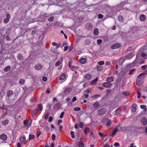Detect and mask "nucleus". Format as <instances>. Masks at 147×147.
Masks as SVG:
<instances>
[{"instance_id": "obj_1", "label": "nucleus", "mask_w": 147, "mask_h": 147, "mask_svg": "<svg viewBox=\"0 0 147 147\" xmlns=\"http://www.w3.org/2000/svg\"><path fill=\"white\" fill-rule=\"evenodd\" d=\"M147 74V70H146L145 72L142 73L140 74L138 76V79H140L143 80L145 78L144 76Z\"/></svg>"}, {"instance_id": "obj_2", "label": "nucleus", "mask_w": 147, "mask_h": 147, "mask_svg": "<svg viewBox=\"0 0 147 147\" xmlns=\"http://www.w3.org/2000/svg\"><path fill=\"white\" fill-rule=\"evenodd\" d=\"M8 98H11L13 95V92L11 90H9L6 94Z\"/></svg>"}, {"instance_id": "obj_3", "label": "nucleus", "mask_w": 147, "mask_h": 147, "mask_svg": "<svg viewBox=\"0 0 147 147\" xmlns=\"http://www.w3.org/2000/svg\"><path fill=\"white\" fill-rule=\"evenodd\" d=\"M106 111L105 109H102L99 110L98 111V115H100L104 114Z\"/></svg>"}, {"instance_id": "obj_4", "label": "nucleus", "mask_w": 147, "mask_h": 147, "mask_svg": "<svg viewBox=\"0 0 147 147\" xmlns=\"http://www.w3.org/2000/svg\"><path fill=\"white\" fill-rule=\"evenodd\" d=\"M32 120L31 119H30L28 121L26 122V121H24V124L25 125V126H29L31 124L32 122Z\"/></svg>"}, {"instance_id": "obj_5", "label": "nucleus", "mask_w": 147, "mask_h": 147, "mask_svg": "<svg viewBox=\"0 0 147 147\" xmlns=\"http://www.w3.org/2000/svg\"><path fill=\"white\" fill-rule=\"evenodd\" d=\"M121 46V45L117 43L111 46V49H115L118 48Z\"/></svg>"}, {"instance_id": "obj_6", "label": "nucleus", "mask_w": 147, "mask_h": 147, "mask_svg": "<svg viewBox=\"0 0 147 147\" xmlns=\"http://www.w3.org/2000/svg\"><path fill=\"white\" fill-rule=\"evenodd\" d=\"M102 85L106 88H109L111 86L112 84L107 82L102 83Z\"/></svg>"}, {"instance_id": "obj_7", "label": "nucleus", "mask_w": 147, "mask_h": 147, "mask_svg": "<svg viewBox=\"0 0 147 147\" xmlns=\"http://www.w3.org/2000/svg\"><path fill=\"white\" fill-rule=\"evenodd\" d=\"M71 88H68L65 89L63 92V95H66L69 93V92L71 91Z\"/></svg>"}, {"instance_id": "obj_8", "label": "nucleus", "mask_w": 147, "mask_h": 147, "mask_svg": "<svg viewBox=\"0 0 147 147\" xmlns=\"http://www.w3.org/2000/svg\"><path fill=\"white\" fill-rule=\"evenodd\" d=\"M61 107V105L59 103H57L55 105L53 106V108L54 109H59Z\"/></svg>"}, {"instance_id": "obj_9", "label": "nucleus", "mask_w": 147, "mask_h": 147, "mask_svg": "<svg viewBox=\"0 0 147 147\" xmlns=\"http://www.w3.org/2000/svg\"><path fill=\"white\" fill-rule=\"evenodd\" d=\"M121 124L119 123L117 125L115 128H117V129L121 131H122L123 130V129H124V127H121L120 126L121 125Z\"/></svg>"}, {"instance_id": "obj_10", "label": "nucleus", "mask_w": 147, "mask_h": 147, "mask_svg": "<svg viewBox=\"0 0 147 147\" xmlns=\"http://www.w3.org/2000/svg\"><path fill=\"white\" fill-rule=\"evenodd\" d=\"M143 82L142 80L138 79L136 82V84L137 86H140L142 84Z\"/></svg>"}, {"instance_id": "obj_11", "label": "nucleus", "mask_w": 147, "mask_h": 147, "mask_svg": "<svg viewBox=\"0 0 147 147\" xmlns=\"http://www.w3.org/2000/svg\"><path fill=\"white\" fill-rule=\"evenodd\" d=\"M93 26L92 24L90 23L87 24L86 25V28L89 30H91Z\"/></svg>"}, {"instance_id": "obj_12", "label": "nucleus", "mask_w": 147, "mask_h": 147, "mask_svg": "<svg viewBox=\"0 0 147 147\" xmlns=\"http://www.w3.org/2000/svg\"><path fill=\"white\" fill-rule=\"evenodd\" d=\"M63 57H60L59 59V60L57 61L55 63V66L57 67L59 65L60 63L61 64L63 61Z\"/></svg>"}, {"instance_id": "obj_13", "label": "nucleus", "mask_w": 147, "mask_h": 147, "mask_svg": "<svg viewBox=\"0 0 147 147\" xmlns=\"http://www.w3.org/2000/svg\"><path fill=\"white\" fill-rule=\"evenodd\" d=\"M117 131V128H114L112 132H111L109 134V136L113 137L116 132Z\"/></svg>"}, {"instance_id": "obj_14", "label": "nucleus", "mask_w": 147, "mask_h": 147, "mask_svg": "<svg viewBox=\"0 0 147 147\" xmlns=\"http://www.w3.org/2000/svg\"><path fill=\"white\" fill-rule=\"evenodd\" d=\"M113 80L114 78L113 77H109L107 78L106 81L107 82L110 83L113 82Z\"/></svg>"}, {"instance_id": "obj_15", "label": "nucleus", "mask_w": 147, "mask_h": 147, "mask_svg": "<svg viewBox=\"0 0 147 147\" xmlns=\"http://www.w3.org/2000/svg\"><path fill=\"white\" fill-rule=\"evenodd\" d=\"M86 59L85 58H82L80 59V62L82 64H85L86 63Z\"/></svg>"}, {"instance_id": "obj_16", "label": "nucleus", "mask_w": 147, "mask_h": 147, "mask_svg": "<svg viewBox=\"0 0 147 147\" xmlns=\"http://www.w3.org/2000/svg\"><path fill=\"white\" fill-rule=\"evenodd\" d=\"M140 20L141 21L143 22L145 21L146 18V16L143 14L141 15L140 16Z\"/></svg>"}, {"instance_id": "obj_17", "label": "nucleus", "mask_w": 147, "mask_h": 147, "mask_svg": "<svg viewBox=\"0 0 147 147\" xmlns=\"http://www.w3.org/2000/svg\"><path fill=\"white\" fill-rule=\"evenodd\" d=\"M141 122L144 125H146L147 123V120L145 118H143L141 119Z\"/></svg>"}, {"instance_id": "obj_18", "label": "nucleus", "mask_w": 147, "mask_h": 147, "mask_svg": "<svg viewBox=\"0 0 147 147\" xmlns=\"http://www.w3.org/2000/svg\"><path fill=\"white\" fill-rule=\"evenodd\" d=\"M51 50L53 53L55 54H58L59 53L57 49L54 47L51 48Z\"/></svg>"}, {"instance_id": "obj_19", "label": "nucleus", "mask_w": 147, "mask_h": 147, "mask_svg": "<svg viewBox=\"0 0 147 147\" xmlns=\"http://www.w3.org/2000/svg\"><path fill=\"white\" fill-rule=\"evenodd\" d=\"M34 68L36 70H39L42 69V67L40 65L38 64L37 65H36L35 66Z\"/></svg>"}, {"instance_id": "obj_20", "label": "nucleus", "mask_w": 147, "mask_h": 147, "mask_svg": "<svg viewBox=\"0 0 147 147\" xmlns=\"http://www.w3.org/2000/svg\"><path fill=\"white\" fill-rule=\"evenodd\" d=\"M137 105L136 104H133L132 107V112H135L136 110Z\"/></svg>"}, {"instance_id": "obj_21", "label": "nucleus", "mask_w": 147, "mask_h": 147, "mask_svg": "<svg viewBox=\"0 0 147 147\" xmlns=\"http://www.w3.org/2000/svg\"><path fill=\"white\" fill-rule=\"evenodd\" d=\"M7 136L5 134H3L0 136V138L2 139L3 140H5L7 139Z\"/></svg>"}, {"instance_id": "obj_22", "label": "nucleus", "mask_w": 147, "mask_h": 147, "mask_svg": "<svg viewBox=\"0 0 147 147\" xmlns=\"http://www.w3.org/2000/svg\"><path fill=\"white\" fill-rule=\"evenodd\" d=\"M125 60V58L124 57L120 58L119 60V64L121 65L123 63L124 61Z\"/></svg>"}, {"instance_id": "obj_23", "label": "nucleus", "mask_w": 147, "mask_h": 147, "mask_svg": "<svg viewBox=\"0 0 147 147\" xmlns=\"http://www.w3.org/2000/svg\"><path fill=\"white\" fill-rule=\"evenodd\" d=\"M90 129L88 127H86L84 129V133L86 135L88 134V133L90 132Z\"/></svg>"}, {"instance_id": "obj_24", "label": "nucleus", "mask_w": 147, "mask_h": 147, "mask_svg": "<svg viewBox=\"0 0 147 147\" xmlns=\"http://www.w3.org/2000/svg\"><path fill=\"white\" fill-rule=\"evenodd\" d=\"M25 140L26 138L24 137H21L20 138V141L21 143H24Z\"/></svg>"}, {"instance_id": "obj_25", "label": "nucleus", "mask_w": 147, "mask_h": 147, "mask_svg": "<svg viewBox=\"0 0 147 147\" xmlns=\"http://www.w3.org/2000/svg\"><path fill=\"white\" fill-rule=\"evenodd\" d=\"M98 80V78H96L95 80H93L90 83V84L92 85L96 84Z\"/></svg>"}, {"instance_id": "obj_26", "label": "nucleus", "mask_w": 147, "mask_h": 147, "mask_svg": "<svg viewBox=\"0 0 147 147\" xmlns=\"http://www.w3.org/2000/svg\"><path fill=\"white\" fill-rule=\"evenodd\" d=\"M66 75L65 74H63L60 77L59 79L60 80H64L65 78Z\"/></svg>"}, {"instance_id": "obj_27", "label": "nucleus", "mask_w": 147, "mask_h": 147, "mask_svg": "<svg viewBox=\"0 0 147 147\" xmlns=\"http://www.w3.org/2000/svg\"><path fill=\"white\" fill-rule=\"evenodd\" d=\"M134 55L132 53H130L127 55L126 56V58L128 59H131Z\"/></svg>"}, {"instance_id": "obj_28", "label": "nucleus", "mask_w": 147, "mask_h": 147, "mask_svg": "<svg viewBox=\"0 0 147 147\" xmlns=\"http://www.w3.org/2000/svg\"><path fill=\"white\" fill-rule=\"evenodd\" d=\"M78 145L79 147H84V143L82 141H80L78 143Z\"/></svg>"}, {"instance_id": "obj_29", "label": "nucleus", "mask_w": 147, "mask_h": 147, "mask_svg": "<svg viewBox=\"0 0 147 147\" xmlns=\"http://www.w3.org/2000/svg\"><path fill=\"white\" fill-rule=\"evenodd\" d=\"M37 108L40 111H42L43 109V107L41 104H39L37 105Z\"/></svg>"}, {"instance_id": "obj_30", "label": "nucleus", "mask_w": 147, "mask_h": 147, "mask_svg": "<svg viewBox=\"0 0 147 147\" xmlns=\"http://www.w3.org/2000/svg\"><path fill=\"white\" fill-rule=\"evenodd\" d=\"M17 57L18 59L20 61H22L23 59V57L20 54H18Z\"/></svg>"}, {"instance_id": "obj_31", "label": "nucleus", "mask_w": 147, "mask_h": 147, "mask_svg": "<svg viewBox=\"0 0 147 147\" xmlns=\"http://www.w3.org/2000/svg\"><path fill=\"white\" fill-rule=\"evenodd\" d=\"M91 76L90 74H86L85 76V78L86 80H90L91 78Z\"/></svg>"}, {"instance_id": "obj_32", "label": "nucleus", "mask_w": 147, "mask_h": 147, "mask_svg": "<svg viewBox=\"0 0 147 147\" xmlns=\"http://www.w3.org/2000/svg\"><path fill=\"white\" fill-rule=\"evenodd\" d=\"M116 115H119L120 113V110L119 108H117L115 111Z\"/></svg>"}, {"instance_id": "obj_33", "label": "nucleus", "mask_w": 147, "mask_h": 147, "mask_svg": "<svg viewBox=\"0 0 147 147\" xmlns=\"http://www.w3.org/2000/svg\"><path fill=\"white\" fill-rule=\"evenodd\" d=\"M92 91V89L91 88H90L89 89H88L86 90H85L84 92V93H86L87 94H88L89 93H90Z\"/></svg>"}, {"instance_id": "obj_34", "label": "nucleus", "mask_w": 147, "mask_h": 147, "mask_svg": "<svg viewBox=\"0 0 147 147\" xmlns=\"http://www.w3.org/2000/svg\"><path fill=\"white\" fill-rule=\"evenodd\" d=\"M108 120L109 121H107V123H106V125L108 127H110L111 126V124L112 123L113 121L110 119H109Z\"/></svg>"}, {"instance_id": "obj_35", "label": "nucleus", "mask_w": 147, "mask_h": 147, "mask_svg": "<svg viewBox=\"0 0 147 147\" xmlns=\"http://www.w3.org/2000/svg\"><path fill=\"white\" fill-rule=\"evenodd\" d=\"M11 68V67L10 66H8L4 69V71H9L10 69Z\"/></svg>"}, {"instance_id": "obj_36", "label": "nucleus", "mask_w": 147, "mask_h": 147, "mask_svg": "<svg viewBox=\"0 0 147 147\" xmlns=\"http://www.w3.org/2000/svg\"><path fill=\"white\" fill-rule=\"evenodd\" d=\"M98 29L97 28H95L94 31V35H97L98 34Z\"/></svg>"}, {"instance_id": "obj_37", "label": "nucleus", "mask_w": 147, "mask_h": 147, "mask_svg": "<svg viewBox=\"0 0 147 147\" xmlns=\"http://www.w3.org/2000/svg\"><path fill=\"white\" fill-rule=\"evenodd\" d=\"M136 69H133L131 70L129 73V75H131L133 74L134 73V72L135 71Z\"/></svg>"}, {"instance_id": "obj_38", "label": "nucleus", "mask_w": 147, "mask_h": 147, "mask_svg": "<svg viewBox=\"0 0 147 147\" xmlns=\"http://www.w3.org/2000/svg\"><path fill=\"white\" fill-rule=\"evenodd\" d=\"M118 20L120 22H123V16H119L118 17Z\"/></svg>"}, {"instance_id": "obj_39", "label": "nucleus", "mask_w": 147, "mask_h": 147, "mask_svg": "<svg viewBox=\"0 0 147 147\" xmlns=\"http://www.w3.org/2000/svg\"><path fill=\"white\" fill-rule=\"evenodd\" d=\"M100 104L98 102H96L93 105V106L94 107L97 108L99 106Z\"/></svg>"}, {"instance_id": "obj_40", "label": "nucleus", "mask_w": 147, "mask_h": 147, "mask_svg": "<svg viewBox=\"0 0 147 147\" xmlns=\"http://www.w3.org/2000/svg\"><path fill=\"white\" fill-rule=\"evenodd\" d=\"M9 122V121L8 120H5L2 122V124L3 125H5L8 123Z\"/></svg>"}, {"instance_id": "obj_41", "label": "nucleus", "mask_w": 147, "mask_h": 147, "mask_svg": "<svg viewBox=\"0 0 147 147\" xmlns=\"http://www.w3.org/2000/svg\"><path fill=\"white\" fill-rule=\"evenodd\" d=\"M109 120V119H104L103 121V124L105 125H106V123H107V121H109L108 120Z\"/></svg>"}, {"instance_id": "obj_42", "label": "nucleus", "mask_w": 147, "mask_h": 147, "mask_svg": "<svg viewBox=\"0 0 147 147\" xmlns=\"http://www.w3.org/2000/svg\"><path fill=\"white\" fill-rule=\"evenodd\" d=\"M122 94L126 96H128L130 94L128 92L126 91L122 92Z\"/></svg>"}, {"instance_id": "obj_43", "label": "nucleus", "mask_w": 147, "mask_h": 147, "mask_svg": "<svg viewBox=\"0 0 147 147\" xmlns=\"http://www.w3.org/2000/svg\"><path fill=\"white\" fill-rule=\"evenodd\" d=\"M37 113V111L36 109L33 111L32 112V116L35 115Z\"/></svg>"}, {"instance_id": "obj_44", "label": "nucleus", "mask_w": 147, "mask_h": 147, "mask_svg": "<svg viewBox=\"0 0 147 147\" xmlns=\"http://www.w3.org/2000/svg\"><path fill=\"white\" fill-rule=\"evenodd\" d=\"M146 106L145 105H140L141 108L142 109H144V111H145L147 110V109L146 108Z\"/></svg>"}, {"instance_id": "obj_45", "label": "nucleus", "mask_w": 147, "mask_h": 147, "mask_svg": "<svg viewBox=\"0 0 147 147\" xmlns=\"http://www.w3.org/2000/svg\"><path fill=\"white\" fill-rule=\"evenodd\" d=\"M34 138V136L33 134H30L29 136V140H30L33 139Z\"/></svg>"}, {"instance_id": "obj_46", "label": "nucleus", "mask_w": 147, "mask_h": 147, "mask_svg": "<svg viewBox=\"0 0 147 147\" xmlns=\"http://www.w3.org/2000/svg\"><path fill=\"white\" fill-rule=\"evenodd\" d=\"M86 45H89L90 43V40L89 39H87L85 41Z\"/></svg>"}, {"instance_id": "obj_47", "label": "nucleus", "mask_w": 147, "mask_h": 147, "mask_svg": "<svg viewBox=\"0 0 147 147\" xmlns=\"http://www.w3.org/2000/svg\"><path fill=\"white\" fill-rule=\"evenodd\" d=\"M70 134L71 135V137L72 138H74L75 137L74 134V132L73 131H70Z\"/></svg>"}, {"instance_id": "obj_48", "label": "nucleus", "mask_w": 147, "mask_h": 147, "mask_svg": "<svg viewBox=\"0 0 147 147\" xmlns=\"http://www.w3.org/2000/svg\"><path fill=\"white\" fill-rule=\"evenodd\" d=\"M103 69L102 67V66H98L97 68V70L98 71H101Z\"/></svg>"}, {"instance_id": "obj_49", "label": "nucleus", "mask_w": 147, "mask_h": 147, "mask_svg": "<svg viewBox=\"0 0 147 147\" xmlns=\"http://www.w3.org/2000/svg\"><path fill=\"white\" fill-rule=\"evenodd\" d=\"M84 125V123L82 122H80L79 123V126L80 128H82L83 127V126Z\"/></svg>"}, {"instance_id": "obj_50", "label": "nucleus", "mask_w": 147, "mask_h": 147, "mask_svg": "<svg viewBox=\"0 0 147 147\" xmlns=\"http://www.w3.org/2000/svg\"><path fill=\"white\" fill-rule=\"evenodd\" d=\"M54 19V17L53 16L50 17L48 19V20L49 22H52Z\"/></svg>"}, {"instance_id": "obj_51", "label": "nucleus", "mask_w": 147, "mask_h": 147, "mask_svg": "<svg viewBox=\"0 0 147 147\" xmlns=\"http://www.w3.org/2000/svg\"><path fill=\"white\" fill-rule=\"evenodd\" d=\"M24 80L21 79L20 80L19 83L22 84H24Z\"/></svg>"}, {"instance_id": "obj_52", "label": "nucleus", "mask_w": 147, "mask_h": 147, "mask_svg": "<svg viewBox=\"0 0 147 147\" xmlns=\"http://www.w3.org/2000/svg\"><path fill=\"white\" fill-rule=\"evenodd\" d=\"M102 40L101 39H98L97 40V42L98 44H100L102 42Z\"/></svg>"}, {"instance_id": "obj_53", "label": "nucleus", "mask_w": 147, "mask_h": 147, "mask_svg": "<svg viewBox=\"0 0 147 147\" xmlns=\"http://www.w3.org/2000/svg\"><path fill=\"white\" fill-rule=\"evenodd\" d=\"M64 114V112H62L61 113L60 115V118H63Z\"/></svg>"}, {"instance_id": "obj_54", "label": "nucleus", "mask_w": 147, "mask_h": 147, "mask_svg": "<svg viewBox=\"0 0 147 147\" xmlns=\"http://www.w3.org/2000/svg\"><path fill=\"white\" fill-rule=\"evenodd\" d=\"M81 110V108L79 107H75L74 109L75 111H79Z\"/></svg>"}, {"instance_id": "obj_55", "label": "nucleus", "mask_w": 147, "mask_h": 147, "mask_svg": "<svg viewBox=\"0 0 147 147\" xmlns=\"http://www.w3.org/2000/svg\"><path fill=\"white\" fill-rule=\"evenodd\" d=\"M98 63L99 65H101L104 64V62L103 61H100L98 62Z\"/></svg>"}, {"instance_id": "obj_56", "label": "nucleus", "mask_w": 147, "mask_h": 147, "mask_svg": "<svg viewBox=\"0 0 147 147\" xmlns=\"http://www.w3.org/2000/svg\"><path fill=\"white\" fill-rule=\"evenodd\" d=\"M52 120H53V117H52V116H50L49 117V120H48V121L49 122H51L52 121Z\"/></svg>"}, {"instance_id": "obj_57", "label": "nucleus", "mask_w": 147, "mask_h": 147, "mask_svg": "<svg viewBox=\"0 0 147 147\" xmlns=\"http://www.w3.org/2000/svg\"><path fill=\"white\" fill-rule=\"evenodd\" d=\"M49 116V113H47L45 115L44 117V118L45 119H47L48 117Z\"/></svg>"}, {"instance_id": "obj_58", "label": "nucleus", "mask_w": 147, "mask_h": 147, "mask_svg": "<svg viewBox=\"0 0 147 147\" xmlns=\"http://www.w3.org/2000/svg\"><path fill=\"white\" fill-rule=\"evenodd\" d=\"M9 19H8L7 18L3 20L4 22L6 24V23H7L9 22Z\"/></svg>"}, {"instance_id": "obj_59", "label": "nucleus", "mask_w": 147, "mask_h": 147, "mask_svg": "<svg viewBox=\"0 0 147 147\" xmlns=\"http://www.w3.org/2000/svg\"><path fill=\"white\" fill-rule=\"evenodd\" d=\"M47 78L45 76H44L42 79V80L43 81L46 82L47 80Z\"/></svg>"}, {"instance_id": "obj_60", "label": "nucleus", "mask_w": 147, "mask_h": 147, "mask_svg": "<svg viewBox=\"0 0 147 147\" xmlns=\"http://www.w3.org/2000/svg\"><path fill=\"white\" fill-rule=\"evenodd\" d=\"M103 16L101 14H99L98 15V17L100 19L102 18H103Z\"/></svg>"}, {"instance_id": "obj_61", "label": "nucleus", "mask_w": 147, "mask_h": 147, "mask_svg": "<svg viewBox=\"0 0 147 147\" xmlns=\"http://www.w3.org/2000/svg\"><path fill=\"white\" fill-rule=\"evenodd\" d=\"M121 82V80L118 79L116 81V83L117 84H119Z\"/></svg>"}, {"instance_id": "obj_62", "label": "nucleus", "mask_w": 147, "mask_h": 147, "mask_svg": "<svg viewBox=\"0 0 147 147\" xmlns=\"http://www.w3.org/2000/svg\"><path fill=\"white\" fill-rule=\"evenodd\" d=\"M114 145V146L116 147H119V146L120 145L119 144L118 142L115 143Z\"/></svg>"}, {"instance_id": "obj_63", "label": "nucleus", "mask_w": 147, "mask_h": 147, "mask_svg": "<svg viewBox=\"0 0 147 147\" xmlns=\"http://www.w3.org/2000/svg\"><path fill=\"white\" fill-rule=\"evenodd\" d=\"M142 69L144 70L147 68V66L145 65H143L142 66Z\"/></svg>"}, {"instance_id": "obj_64", "label": "nucleus", "mask_w": 147, "mask_h": 147, "mask_svg": "<svg viewBox=\"0 0 147 147\" xmlns=\"http://www.w3.org/2000/svg\"><path fill=\"white\" fill-rule=\"evenodd\" d=\"M51 137L52 138V139L53 140H54L55 139V134H53L52 135Z\"/></svg>"}]
</instances>
